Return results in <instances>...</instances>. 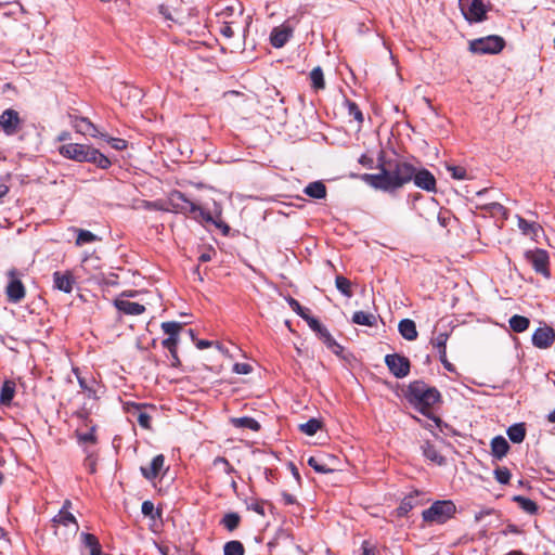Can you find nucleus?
<instances>
[{
    "instance_id": "f257e3e1",
    "label": "nucleus",
    "mask_w": 555,
    "mask_h": 555,
    "mask_svg": "<svg viewBox=\"0 0 555 555\" xmlns=\"http://www.w3.org/2000/svg\"><path fill=\"white\" fill-rule=\"evenodd\" d=\"M378 173H363L361 180L382 191H395L412 181L413 165L398 158H385L384 152L377 158Z\"/></svg>"
},
{
    "instance_id": "f03ea898",
    "label": "nucleus",
    "mask_w": 555,
    "mask_h": 555,
    "mask_svg": "<svg viewBox=\"0 0 555 555\" xmlns=\"http://www.w3.org/2000/svg\"><path fill=\"white\" fill-rule=\"evenodd\" d=\"M170 209L178 214L190 215L197 222L212 223L221 229L224 234L230 230V227L222 220L215 219L209 211H206L201 206L190 201L184 193L173 191L168 197Z\"/></svg>"
},
{
    "instance_id": "7ed1b4c3",
    "label": "nucleus",
    "mask_w": 555,
    "mask_h": 555,
    "mask_svg": "<svg viewBox=\"0 0 555 555\" xmlns=\"http://www.w3.org/2000/svg\"><path fill=\"white\" fill-rule=\"evenodd\" d=\"M404 397L416 410L426 416H429L431 408L440 401V392L437 388L427 385L423 380L410 383Z\"/></svg>"
},
{
    "instance_id": "20e7f679",
    "label": "nucleus",
    "mask_w": 555,
    "mask_h": 555,
    "mask_svg": "<svg viewBox=\"0 0 555 555\" xmlns=\"http://www.w3.org/2000/svg\"><path fill=\"white\" fill-rule=\"evenodd\" d=\"M59 153L67 159L78 163H92L101 169H107L112 165L107 156L88 144L66 143L59 147Z\"/></svg>"
},
{
    "instance_id": "39448f33",
    "label": "nucleus",
    "mask_w": 555,
    "mask_h": 555,
    "mask_svg": "<svg viewBox=\"0 0 555 555\" xmlns=\"http://www.w3.org/2000/svg\"><path fill=\"white\" fill-rule=\"evenodd\" d=\"M456 513V506L451 500L436 501L422 513L423 520L429 525H442Z\"/></svg>"
},
{
    "instance_id": "423d86ee",
    "label": "nucleus",
    "mask_w": 555,
    "mask_h": 555,
    "mask_svg": "<svg viewBox=\"0 0 555 555\" xmlns=\"http://www.w3.org/2000/svg\"><path fill=\"white\" fill-rule=\"evenodd\" d=\"M505 47V40L501 36L490 35L474 39L469 42V51L475 54H496Z\"/></svg>"
},
{
    "instance_id": "0eeeda50",
    "label": "nucleus",
    "mask_w": 555,
    "mask_h": 555,
    "mask_svg": "<svg viewBox=\"0 0 555 555\" xmlns=\"http://www.w3.org/2000/svg\"><path fill=\"white\" fill-rule=\"evenodd\" d=\"M525 259L532 267L535 273L541 274L545 279L551 278L550 256L545 249L534 248L526 250Z\"/></svg>"
},
{
    "instance_id": "6e6552de",
    "label": "nucleus",
    "mask_w": 555,
    "mask_h": 555,
    "mask_svg": "<svg viewBox=\"0 0 555 555\" xmlns=\"http://www.w3.org/2000/svg\"><path fill=\"white\" fill-rule=\"evenodd\" d=\"M8 276L9 282L5 287L7 299L11 304H18L25 298L26 288L14 270L9 271Z\"/></svg>"
},
{
    "instance_id": "1a4fd4ad",
    "label": "nucleus",
    "mask_w": 555,
    "mask_h": 555,
    "mask_svg": "<svg viewBox=\"0 0 555 555\" xmlns=\"http://www.w3.org/2000/svg\"><path fill=\"white\" fill-rule=\"evenodd\" d=\"M385 363L389 371L397 378H403L410 373V360L406 357L400 356L398 353L387 354L385 357Z\"/></svg>"
},
{
    "instance_id": "9d476101",
    "label": "nucleus",
    "mask_w": 555,
    "mask_h": 555,
    "mask_svg": "<svg viewBox=\"0 0 555 555\" xmlns=\"http://www.w3.org/2000/svg\"><path fill=\"white\" fill-rule=\"evenodd\" d=\"M21 124L20 114L15 109L8 108L0 115V127L7 135L16 134Z\"/></svg>"
},
{
    "instance_id": "9b49d317",
    "label": "nucleus",
    "mask_w": 555,
    "mask_h": 555,
    "mask_svg": "<svg viewBox=\"0 0 555 555\" xmlns=\"http://www.w3.org/2000/svg\"><path fill=\"white\" fill-rule=\"evenodd\" d=\"M412 180L414 184L420 189H423L427 192L436 191V178L429 170L425 168L416 169L413 166Z\"/></svg>"
},
{
    "instance_id": "f8f14e48",
    "label": "nucleus",
    "mask_w": 555,
    "mask_h": 555,
    "mask_svg": "<svg viewBox=\"0 0 555 555\" xmlns=\"http://www.w3.org/2000/svg\"><path fill=\"white\" fill-rule=\"evenodd\" d=\"M465 18L469 23H479L487 18V7L483 0H473L468 8L462 9Z\"/></svg>"
},
{
    "instance_id": "ddd939ff",
    "label": "nucleus",
    "mask_w": 555,
    "mask_h": 555,
    "mask_svg": "<svg viewBox=\"0 0 555 555\" xmlns=\"http://www.w3.org/2000/svg\"><path fill=\"white\" fill-rule=\"evenodd\" d=\"M555 341V331L550 326L539 327L532 335V344L540 349H546Z\"/></svg>"
},
{
    "instance_id": "4468645a",
    "label": "nucleus",
    "mask_w": 555,
    "mask_h": 555,
    "mask_svg": "<svg viewBox=\"0 0 555 555\" xmlns=\"http://www.w3.org/2000/svg\"><path fill=\"white\" fill-rule=\"evenodd\" d=\"M70 124L78 133L83 135L92 138L101 135L96 127L87 117L70 116Z\"/></svg>"
},
{
    "instance_id": "2eb2a0df",
    "label": "nucleus",
    "mask_w": 555,
    "mask_h": 555,
    "mask_svg": "<svg viewBox=\"0 0 555 555\" xmlns=\"http://www.w3.org/2000/svg\"><path fill=\"white\" fill-rule=\"evenodd\" d=\"M293 35V29L288 26L274 27L270 34V43L272 47L280 49L284 47Z\"/></svg>"
},
{
    "instance_id": "dca6fc26",
    "label": "nucleus",
    "mask_w": 555,
    "mask_h": 555,
    "mask_svg": "<svg viewBox=\"0 0 555 555\" xmlns=\"http://www.w3.org/2000/svg\"><path fill=\"white\" fill-rule=\"evenodd\" d=\"M165 465V456L163 454H158L153 457L149 467L141 466L140 470L143 477L147 480H154L157 478Z\"/></svg>"
},
{
    "instance_id": "f3484780",
    "label": "nucleus",
    "mask_w": 555,
    "mask_h": 555,
    "mask_svg": "<svg viewBox=\"0 0 555 555\" xmlns=\"http://www.w3.org/2000/svg\"><path fill=\"white\" fill-rule=\"evenodd\" d=\"M115 308L127 315H140L145 311V307L139 302L129 301L122 298L114 300Z\"/></svg>"
},
{
    "instance_id": "a211bd4d",
    "label": "nucleus",
    "mask_w": 555,
    "mask_h": 555,
    "mask_svg": "<svg viewBox=\"0 0 555 555\" xmlns=\"http://www.w3.org/2000/svg\"><path fill=\"white\" fill-rule=\"evenodd\" d=\"M53 283L56 289L69 294L73 291L75 280L72 272L69 271H56L53 273Z\"/></svg>"
},
{
    "instance_id": "6ab92c4d",
    "label": "nucleus",
    "mask_w": 555,
    "mask_h": 555,
    "mask_svg": "<svg viewBox=\"0 0 555 555\" xmlns=\"http://www.w3.org/2000/svg\"><path fill=\"white\" fill-rule=\"evenodd\" d=\"M418 504H420V500H418L417 493L409 494V495L404 496L396 509L397 516H399V517L406 516Z\"/></svg>"
},
{
    "instance_id": "aec40b11",
    "label": "nucleus",
    "mask_w": 555,
    "mask_h": 555,
    "mask_svg": "<svg viewBox=\"0 0 555 555\" xmlns=\"http://www.w3.org/2000/svg\"><path fill=\"white\" fill-rule=\"evenodd\" d=\"M398 331L400 335L406 340H415L417 338V330L415 322L410 319H403L399 322Z\"/></svg>"
},
{
    "instance_id": "412c9836",
    "label": "nucleus",
    "mask_w": 555,
    "mask_h": 555,
    "mask_svg": "<svg viewBox=\"0 0 555 555\" xmlns=\"http://www.w3.org/2000/svg\"><path fill=\"white\" fill-rule=\"evenodd\" d=\"M509 450L507 440L502 436H496L491 440V454L493 457L501 460Z\"/></svg>"
},
{
    "instance_id": "4be33fe9",
    "label": "nucleus",
    "mask_w": 555,
    "mask_h": 555,
    "mask_svg": "<svg viewBox=\"0 0 555 555\" xmlns=\"http://www.w3.org/2000/svg\"><path fill=\"white\" fill-rule=\"evenodd\" d=\"M423 455L429 460L430 462L437 464V465H444L446 464V457L442 456L439 451L436 449V447L430 442H425L422 446Z\"/></svg>"
},
{
    "instance_id": "5701e85b",
    "label": "nucleus",
    "mask_w": 555,
    "mask_h": 555,
    "mask_svg": "<svg viewBox=\"0 0 555 555\" xmlns=\"http://www.w3.org/2000/svg\"><path fill=\"white\" fill-rule=\"evenodd\" d=\"M305 194L312 198L322 199L326 196V188L325 184L321 181H315L309 183L305 190Z\"/></svg>"
},
{
    "instance_id": "b1692460",
    "label": "nucleus",
    "mask_w": 555,
    "mask_h": 555,
    "mask_svg": "<svg viewBox=\"0 0 555 555\" xmlns=\"http://www.w3.org/2000/svg\"><path fill=\"white\" fill-rule=\"evenodd\" d=\"M352 322L358 325L376 326L377 318L371 312L356 311L352 315Z\"/></svg>"
},
{
    "instance_id": "393cba45",
    "label": "nucleus",
    "mask_w": 555,
    "mask_h": 555,
    "mask_svg": "<svg viewBox=\"0 0 555 555\" xmlns=\"http://www.w3.org/2000/svg\"><path fill=\"white\" fill-rule=\"evenodd\" d=\"M231 423L236 428H247L253 431H258L260 429V424L249 416L233 417L231 418Z\"/></svg>"
},
{
    "instance_id": "a878e982",
    "label": "nucleus",
    "mask_w": 555,
    "mask_h": 555,
    "mask_svg": "<svg viewBox=\"0 0 555 555\" xmlns=\"http://www.w3.org/2000/svg\"><path fill=\"white\" fill-rule=\"evenodd\" d=\"M507 436L514 443H520L526 437V427L524 423H517L508 427Z\"/></svg>"
},
{
    "instance_id": "bb28decb",
    "label": "nucleus",
    "mask_w": 555,
    "mask_h": 555,
    "mask_svg": "<svg viewBox=\"0 0 555 555\" xmlns=\"http://www.w3.org/2000/svg\"><path fill=\"white\" fill-rule=\"evenodd\" d=\"M15 395V383L13 380H5L0 391V403L9 405Z\"/></svg>"
},
{
    "instance_id": "cd10ccee",
    "label": "nucleus",
    "mask_w": 555,
    "mask_h": 555,
    "mask_svg": "<svg viewBox=\"0 0 555 555\" xmlns=\"http://www.w3.org/2000/svg\"><path fill=\"white\" fill-rule=\"evenodd\" d=\"M518 228L525 235H529L532 238L537 237L541 231V227L535 222H530L524 218H518Z\"/></svg>"
},
{
    "instance_id": "c85d7f7f",
    "label": "nucleus",
    "mask_w": 555,
    "mask_h": 555,
    "mask_svg": "<svg viewBox=\"0 0 555 555\" xmlns=\"http://www.w3.org/2000/svg\"><path fill=\"white\" fill-rule=\"evenodd\" d=\"M132 408L133 411L130 413L135 417L138 424L144 429H150L152 420L151 416L146 412L142 411L140 405L137 403H132Z\"/></svg>"
},
{
    "instance_id": "c756f323",
    "label": "nucleus",
    "mask_w": 555,
    "mask_h": 555,
    "mask_svg": "<svg viewBox=\"0 0 555 555\" xmlns=\"http://www.w3.org/2000/svg\"><path fill=\"white\" fill-rule=\"evenodd\" d=\"M449 339V334L447 332L438 333L434 335L430 339V344L434 348L438 350V354L444 357V352L447 351V341Z\"/></svg>"
},
{
    "instance_id": "7c9ffc66",
    "label": "nucleus",
    "mask_w": 555,
    "mask_h": 555,
    "mask_svg": "<svg viewBox=\"0 0 555 555\" xmlns=\"http://www.w3.org/2000/svg\"><path fill=\"white\" fill-rule=\"evenodd\" d=\"M310 81H311V87L315 91L323 90L325 88L324 75H323V70L320 66L314 67L310 72Z\"/></svg>"
},
{
    "instance_id": "2f4dec72",
    "label": "nucleus",
    "mask_w": 555,
    "mask_h": 555,
    "mask_svg": "<svg viewBox=\"0 0 555 555\" xmlns=\"http://www.w3.org/2000/svg\"><path fill=\"white\" fill-rule=\"evenodd\" d=\"M241 522V516L237 513H227L220 520V525L223 526L228 531H234Z\"/></svg>"
},
{
    "instance_id": "473e14b6",
    "label": "nucleus",
    "mask_w": 555,
    "mask_h": 555,
    "mask_svg": "<svg viewBox=\"0 0 555 555\" xmlns=\"http://www.w3.org/2000/svg\"><path fill=\"white\" fill-rule=\"evenodd\" d=\"M508 323L511 328L516 333L525 332L530 325V321L528 318L518 314L513 315L509 319Z\"/></svg>"
},
{
    "instance_id": "72a5a7b5",
    "label": "nucleus",
    "mask_w": 555,
    "mask_h": 555,
    "mask_svg": "<svg viewBox=\"0 0 555 555\" xmlns=\"http://www.w3.org/2000/svg\"><path fill=\"white\" fill-rule=\"evenodd\" d=\"M514 501L519 505V507L524 512H526L530 515H534L538 512L537 503L528 498H525L521 495H516V496H514Z\"/></svg>"
},
{
    "instance_id": "f704fd0d",
    "label": "nucleus",
    "mask_w": 555,
    "mask_h": 555,
    "mask_svg": "<svg viewBox=\"0 0 555 555\" xmlns=\"http://www.w3.org/2000/svg\"><path fill=\"white\" fill-rule=\"evenodd\" d=\"M245 548L242 542L237 540L229 541L223 546L224 555H244Z\"/></svg>"
},
{
    "instance_id": "c9c22d12",
    "label": "nucleus",
    "mask_w": 555,
    "mask_h": 555,
    "mask_svg": "<svg viewBox=\"0 0 555 555\" xmlns=\"http://www.w3.org/2000/svg\"><path fill=\"white\" fill-rule=\"evenodd\" d=\"M53 521L66 527L70 524H74L76 527H78L75 516L67 509H61L59 514L53 518Z\"/></svg>"
},
{
    "instance_id": "e433bc0d",
    "label": "nucleus",
    "mask_w": 555,
    "mask_h": 555,
    "mask_svg": "<svg viewBox=\"0 0 555 555\" xmlns=\"http://www.w3.org/2000/svg\"><path fill=\"white\" fill-rule=\"evenodd\" d=\"M321 428V422L317 418H310L308 422L300 424L299 429L301 433L313 436Z\"/></svg>"
},
{
    "instance_id": "4c0bfd02",
    "label": "nucleus",
    "mask_w": 555,
    "mask_h": 555,
    "mask_svg": "<svg viewBox=\"0 0 555 555\" xmlns=\"http://www.w3.org/2000/svg\"><path fill=\"white\" fill-rule=\"evenodd\" d=\"M163 332L168 335V337L179 338V333L182 330V324L179 322H163L160 325Z\"/></svg>"
},
{
    "instance_id": "58836bf2",
    "label": "nucleus",
    "mask_w": 555,
    "mask_h": 555,
    "mask_svg": "<svg viewBox=\"0 0 555 555\" xmlns=\"http://www.w3.org/2000/svg\"><path fill=\"white\" fill-rule=\"evenodd\" d=\"M308 465L319 474H328L333 472V469L327 467V465L323 463L322 459L318 456H310L308 459Z\"/></svg>"
},
{
    "instance_id": "ea45409f",
    "label": "nucleus",
    "mask_w": 555,
    "mask_h": 555,
    "mask_svg": "<svg viewBox=\"0 0 555 555\" xmlns=\"http://www.w3.org/2000/svg\"><path fill=\"white\" fill-rule=\"evenodd\" d=\"M98 241V236L93 234L92 232L88 230H78L77 238H76V245L82 246L85 244H89L92 242Z\"/></svg>"
},
{
    "instance_id": "a19ab883",
    "label": "nucleus",
    "mask_w": 555,
    "mask_h": 555,
    "mask_svg": "<svg viewBox=\"0 0 555 555\" xmlns=\"http://www.w3.org/2000/svg\"><path fill=\"white\" fill-rule=\"evenodd\" d=\"M335 284H336V287L337 289L345 296L347 297H351L352 296V293L350 291V287H351V283L350 281L343 276V275H337L336 279H335Z\"/></svg>"
},
{
    "instance_id": "79ce46f5",
    "label": "nucleus",
    "mask_w": 555,
    "mask_h": 555,
    "mask_svg": "<svg viewBox=\"0 0 555 555\" xmlns=\"http://www.w3.org/2000/svg\"><path fill=\"white\" fill-rule=\"evenodd\" d=\"M100 137L103 138L116 151H122L127 147V141L124 139L108 137L107 134L103 133H101Z\"/></svg>"
},
{
    "instance_id": "37998d69",
    "label": "nucleus",
    "mask_w": 555,
    "mask_h": 555,
    "mask_svg": "<svg viewBox=\"0 0 555 555\" xmlns=\"http://www.w3.org/2000/svg\"><path fill=\"white\" fill-rule=\"evenodd\" d=\"M361 555H380V551L377 544L364 540L361 544Z\"/></svg>"
},
{
    "instance_id": "c03bdc74",
    "label": "nucleus",
    "mask_w": 555,
    "mask_h": 555,
    "mask_svg": "<svg viewBox=\"0 0 555 555\" xmlns=\"http://www.w3.org/2000/svg\"><path fill=\"white\" fill-rule=\"evenodd\" d=\"M348 114L352 116L359 124H362L364 120L363 114L359 108L358 104L352 101H347Z\"/></svg>"
},
{
    "instance_id": "a18cd8bd",
    "label": "nucleus",
    "mask_w": 555,
    "mask_h": 555,
    "mask_svg": "<svg viewBox=\"0 0 555 555\" xmlns=\"http://www.w3.org/2000/svg\"><path fill=\"white\" fill-rule=\"evenodd\" d=\"M511 472L508 468L506 467H498L495 470H494V477H495V480L502 485H506L509 482V479H511Z\"/></svg>"
},
{
    "instance_id": "49530a36",
    "label": "nucleus",
    "mask_w": 555,
    "mask_h": 555,
    "mask_svg": "<svg viewBox=\"0 0 555 555\" xmlns=\"http://www.w3.org/2000/svg\"><path fill=\"white\" fill-rule=\"evenodd\" d=\"M289 307L294 312H296L300 318L305 319L309 314V309L302 307L296 299H288Z\"/></svg>"
},
{
    "instance_id": "de8ad7c7",
    "label": "nucleus",
    "mask_w": 555,
    "mask_h": 555,
    "mask_svg": "<svg viewBox=\"0 0 555 555\" xmlns=\"http://www.w3.org/2000/svg\"><path fill=\"white\" fill-rule=\"evenodd\" d=\"M448 171L451 172L452 178L456 180H464L467 177L466 169L461 166H448Z\"/></svg>"
},
{
    "instance_id": "09e8293b",
    "label": "nucleus",
    "mask_w": 555,
    "mask_h": 555,
    "mask_svg": "<svg viewBox=\"0 0 555 555\" xmlns=\"http://www.w3.org/2000/svg\"><path fill=\"white\" fill-rule=\"evenodd\" d=\"M82 541L86 546L90 547L92 550L93 547L100 546L99 540L94 534L91 533H82Z\"/></svg>"
},
{
    "instance_id": "8fccbe9b",
    "label": "nucleus",
    "mask_w": 555,
    "mask_h": 555,
    "mask_svg": "<svg viewBox=\"0 0 555 555\" xmlns=\"http://www.w3.org/2000/svg\"><path fill=\"white\" fill-rule=\"evenodd\" d=\"M179 343V338L167 337L162 341V345L165 349H167L170 353H175L177 351V346Z\"/></svg>"
},
{
    "instance_id": "3c124183",
    "label": "nucleus",
    "mask_w": 555,
    "mask_h": 555,
    "mask_svg": "<svg viewBox=\"0 0 555 555\" xmlns=\"http://www.w3.org/2000/svg\"><path fill=\"white\" fill-rule=\"evenodd\" d=\"M154 511H155V507L151 501H144L142 503L141 512L144 516L155 519L156 515H155Z\"/></svg>"
},
{
    "instance_id": "603ef678",
    "label": "nucleus",
    "mask_w": 555,
    "mask_h": 555,
    "mask_svg": "<svg viewBox=\"0 0 555 555\" xmlns=\"http://www.w3.org/2000/svg\"><path fill=\"white\" fill-rule=\"evenodd\" d=\"M78 439H79L80 442L94 444L96 442V437H95V434H94V429L92 428L88 433L79 434L78 435Z\"/></svg>"
},
{
    "instance_id": "864d4df0",
    "label": "nucleus",
    "mask_w": 555,
    "mask_h": 555,
    "mask_svg": "<svg viewBox=\"0 0 555 555\" xmlns=\"http://www.w3.org/2000/svg\"><path fill=\"white\" fill-rule=\"evenodd\" d=\"M214 464L215 465H218V464L223 465L224 472L229 475L233 474L235 472L234 467L230 464V462L225 457H222V456L216 457L214 461Z\"/></svg>"
},
{
    "instance_id": "5fc2aeb1",
    "label": "nucleus",
    "mask_w": 555,
    "mask_h": 555,
    "mask_svg": "<svg viewBox=\"0 0 555 555\" xmlns=\"http://www.w3.org/2000/svg\"><path fill=\"white\" fill-rule=\"evenodd\" d=\"M263 504L264 502L263 501H253L251 503H249L247 505V508L250 509V511H254L256 512L257 514L261 515V516H264V507H263Z\"/></svg>"
},
{
    "instance_id": "6e6d98bb",
    "label": "nucleus",
    "mask_w": 555,
    "mask_h": 555,
    "mask_svg": "<svg viewBox=\"0 0 555 555\" xmlns=\"http://www.w3.org/2000/svg\"><path fill=\"white\" fill-rule=\"evenodd\" d=\"M85 466L89 469L91 474L95 473L96 460L93 456V453H88L85 460Z\"/></svg>"
},
{
    "instance_id": "4d7b16f0",
    "label": "nucleus",
    "mask_w": 555,
    "mask_h": 555,
    "mask_svg": "<svg viewBox=\"0 0 555 555\" xmlns=\"http://www.w3.org/2000/svg\"><path fill=\"white\" fill-rule=\"evenodd\" d=\"M309 327L315 333L318 330H320V327L322 326V324L320 323V321L318 319H315L314 317L310 315V313L304 319Z\"/></svg>"
},
{
    "instance_id": "13d9d810",
    "label": "nucleus",
    "mask_w": 555,
    "mask_h": 555,
    "mask_svg": "<svg viewBox=\"0 0 555 555\" xmlns=\"http://www.w3.org/2000/svg\"><path fill=\"white\" fill-rule=\"evenodd\" d=\"M233 372L237 374H248L251 372V366L248 363H235Z\"/></svg>"
},
{
    "instance_id": "bf43d9fd",
    "label": "nucleus",
    "mask_w": 555,
    "mask_h": 555,
    "mask_svg": "<svg viewBox=\"0 0 555 555\" xmlns=\"http://www.w3.org/2000/svg\"><path fill=\"white\" fill-rule=\"evenodd\" d=\"M220 34L225 38H232L234 36V30L231 23H223L220 28Z\"/></svg>"
},
{
    "instance_id": "052dcab7",
    "label": "nucleus",
    "mask_w": 555,
    "mask_h": 555,
    "mask_svg": "<svg viewBox=\"0 0 555 555\" xmlns=\"http://www.w3.org/2000/svg\"><path fill=\"white\" fill-rule=\"evenodd\" d=\"M359 163L369 169L374 168V159L365 154L361 155Z\"/></svg>"
},
{
    "instance_id": "680f3d73",
    "label": "nucleus",
    "mask_w": 555,
    "mask_h": 555,
    "mask_svg": "<svg viewBox=\"0 0 555 555\" xmlns=\"http://www.w3.org/2000/svg\"><path fill=\"white\" fill-rule=\"evenodd\" d=\"M439 360H440V362L442 363V365L444 366L446 370H448L450 372H453L454 367H453V365L447 359V351L444 352V357L439 356Z\"/></svg>"
},
{
    "instance_id": "e2e57ef3",
    "label": "nucleus",
    "mask_w": 555,
    "mask_h": 555,
    "mask_svg": "<svg viewBox=\"0 0 555 555\" xmlns=\"http://www.w3.org/2000/svg\"><path fill=\"white\" fill-rule=\"evenodd\" d=\"M322 341L328 349H331L337 343L331 334L322 339Z\"/></svg>"
},
{
    "instance_id": "0e129e2a",
    "label": "nucleus",
    "mask_w": 555,
    "mask_h": 555,
    "mask_svg": "<svg viewBox=\"0 0 555 555\" xmlns=\"http://www.w3.org/2000/svg\"><path fill=\"white\" fill-rule=\"evenodd\" d=\"M317 336L322 340L324 339L327 335H330L331 333L328 332V330L322 324V326L320 327V330H318L315 332Z\"/></svg>"
},
{
    "instance_id": "69168bd1",
    "label": "nucleus",
    "mask_w": 555,
    "mask_h": 555,
    "mask_svg": "<svg viewBox=\"0 0 555 555\" xmlns=\"http://www.w3.org/2000/svg\"><path fill=\"white\" fill-rule=\"evenodd\" d=\"M330 350L336 356L341 357L344 352V347L340 344L336 343Z\"/></svg>"
},
{
    "instance_id": "338daca9",
    "label": "nucleus",
    "mask_w": 555,
    "mask_h": 555,
    "mask_svg": "<svg viewBox=\"0 0 555 555\" xmlns=\"http://www.w3.org/2000/svg\"><path fill=\"white\" fill-rule=\"evenodd\" d=\"M211 345H212V341H210V340L199 339V340L196 341V347L198 349H201V350L205 349V348H208Z\"/></svg>"
},
{
    "instance_id": "774afa93",
    "label": "nucleus",
    "mask_w": 555,
    "mask_h": 555,
    "mask_svg": "<svg viewBox=\"0 0 555 555\" xmlns=\"http://www.w3.org/2000/svg\"><path fill=\"white\" fill-rule=\"evenodd\" d=\"M70 139V133L68 131H63L57 135V141L64 142Z\"/></svg>"
}]
</instances>
